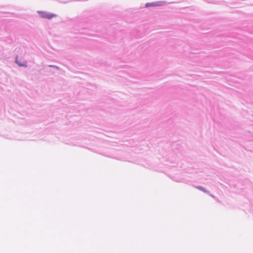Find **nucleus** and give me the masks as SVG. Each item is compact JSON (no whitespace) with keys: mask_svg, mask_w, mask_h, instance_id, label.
Masks as SVG:
<instances>
[{"mask_svg":"<svg viewBox=\"0 0 253 253\" xmlns=\"http://www.w3.org/2000/svg\"><path fill=\"white\" fill-rule=\"evenodd\" d=\"M55 16V15L53 14H45L42 16L43 17H44L45 18H47V19H51L52 18H53Z\"/></svg>","mask_w":253,"mask_h":253,"instance_id":"nucleus-1","label":"nucleus"},{"mask_svg":"<svg viewBox=\"0 0 253 253\" xmlns=\"http://www.w3.org/2000/svg\"><path fill=\"white\" fill-rule=\"evenodd\" d=\"M159 5H160V4H159L158 2H156V3H146V7H149V6H159Z\"/></svg>","mask_w":253,"mask_h":253,"instance_id":"nucleus-2","label":"nucleus"},{"mask_svg":"<svg viewBox=\"0 0 253 253\" xmlns=\"http://www.w3.org/2000/svg\"><path fill=\"white\" fill-rule=\"evenodd\" d=\"M16 62L17 64H18L20 66H27L26 63H21V62H19L18 60L16 59Z\"/></svg>","mask_w":253,"mask_h":253,"instance_id":"nucleus-3","label":"nucleus"},{"mask_svg":"<svg viewBox=\"0 0 253 253\" xmlns=\"http://www.w3.org/2000/svg\"><path fill=\"white\" fill-rule=\"evenodd\" d=\"M198 189H199L200 190L203 191L204 192H207V191L205 189V188H204L202 187H198Z\"/></svg>","mask_w":253,"mask_h":253,"instance_id":"nucleus-4","label":"nucleus"}]
</instances>
